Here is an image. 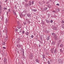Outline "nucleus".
Instances as JSON below:
<instances>
[{
	"instance_id": "nucleus-49",
	"label": "nucleus",
	"mask_w": 64,
	"mask_h": 64,
	"mask_svg": "<svg viewBox=\"0 0 64 64\" xmlns=\"http://www.w3.org/2000/svg\"><path fill=\"white\" fill-rule=\"evenodd\" d=\"M15 31H18V30H18V29H15Z\"/></svg>"
},
{
	"instance_id": "nucleus-28",
	"label": "nucleus",
	"mask_w": 64,
	"mask_h": 64,
	"mask_svg": "<svg viewBox=\"0 0 64 64\" xmlns=\"http://www.w3.org/2000/svg\"><path fill=\"white\" fill-rule=\"evenodd\" d=\"M28 34H29V33L28 32H26V35H28Z\"/></svg>"
},
{
	"instance_id": "nucleus-32",
	"label": "nucleus",
	"mask_w": 64,
	"mask_h": 64,
	"mask_svg": "<svg viewBox=\"0 0 64 64\" xmlns=\"http://www.w3.org/2000/svg\"><path fill=\"white\" fill-rule=\"evenodd\" d=\"M2 45H5V42H2Z\"/></svg>"
},
{
	"instance_id": "nucleus-30",
	"label": "nucleus",
	"mask_w": 64,
	"mask_h": 64,
	"mask_svg": "<svg viewBox=\"0 0 64 64\" xmlns=\"http://www.w3.org/2000/svg\"><path fill=\"white\" fill-rule=\"evenodd\" d=\"M23 23L24 24V25H26V22H23Z\"/></svg>"
},
{
	"instance_id": "nucleus-42",
	"label": "nucleus",
	"mask_w": 64,
	"mask_h": 64,
	"mask_svg": "<svg viewBox=\"0 0 64 64\" xmlns=\"http://www.w3.org/2000/svg\"><path fill=\"white\" fill-rule=\"evenodd\" d=\"M62 23H64V21L63 20H62Z\"/></svg>"
},
{
	"instance_id": "nucleus-47",
	"label": "nucleus",
	"mask_w": 64,
	"mask_h": 64,
	"mask_svg": "<svg viewBox=\"0 0 64 64\" xmlns=\"http://www.w3.org/2000/svg\"><path fill=\"white\" fill-rule=\"evenodd\" d=\"M60 45V43H58V44L57 46H59Z\"/></svg>"
},
{
	"instance_id": "nucleus-34",
	"label": "nucleus",
	"mask_w": 64,
	"mask_h": 64,
	"mask_svg": "<svg viewBox=\"0 0 64 64\" xmlns=\"http://www.w3.org/2000/svg\"><path fill=\"white\" fill-rule=\"evenodd\" d=\"M52 36H54L55 35V33H53L52 34Z\"/></svg>"
},
{
	"instance_id": "nucleus-48",
	"label": "nucleus",
	"mask_w": 64,
	"mask_h": 64,
	"mask_svg": "<svg viewBox=\"0 0 64 64\" xmlns=\"http://www.w3.org/2000/svg\"><path fill=\"white\" fill-rule=\"evenodd\" d=\"M33 37H34V36L32 35L31 36V37L32 38H33Z\"/></svg>"
},
{
	"instance_id": "nucleus-11",
	"label": "nucleus",
	"mask_w": 64,
	"mask_h": 64,
	"mask_svg": "<svg viewBox=\"0 0 64 64\" xmlns=\"http://www.w3.org/2000/svg\"><path fill=\"white\" fill-rule=\"evenodd\" d=\"M32 10L34 11V12H36L37 11V10L36 9H32Z\"/></svg>"
},
{
	"instance_id": "nucleus-8",
	"label": "nucleus",
	"mask_w": 64,
	"mask_h": 64,
	"mask_svg": "<svg viewBox=\"0 0 64 64\" xmlns=\"http://www.w3.org/2000/svg\"><path fill=\"white\" fill-rule=\"evenodd\" d=\"M31 2L30 1H28V5L29 6H31Z\"/></svg>"
},
{
	"instance_id": "nucleus-45",
	"label": "nucleus",
	"mask_w": 64,
	"mask_h": 64,
	"mask_svg": "<svg viewBox=\"0 0 64 64\" xmlns=\"http://www.w3.org/2000/svg\"><path fill=\"white\" fill-rule=\"evenodd\" d=\"M24 1L26 2H28V0H24Z\"/></svg>"
},
{
	"instance_id": "nucleus-19",
	"label": "nucleus",
	"mask_w": 64,
	"mask_h": 64,
	"mask_svg": "<svg viewBox=\"0 0 64 64\" xmlns=\"http://www.w3.org/2000/svg\"><path fill=\"white\" fill-rule=\"evenodd\" d=\"M8 18H6V23H7L8 22Z\"/></svg>"
},
{
	"instance_id": "nucleus-64",
	"label": "nucleus",
	"mask_w": 64,
	"mask_h": 64,
	"mask_svg": "<svg viewBox=\"0 0 64 64\" xmlns=\"http://www.w3.org/2000/svg\"><path fill=\"white\" fill-rule=\"evenodd\" d=\"M39 47H41V46L40 45H39Z\"/></svg>"
},
{
	"instance_id": "nucleus-63",
	"label": "nucleus",
	"mask_w": 64,
	"mask_h": 64,
	"mask_svg": "<svg viewBox=\"0 0 64 64\" xmlns=\"http://www.w3.org/2000/svg\"><path fill=\"white\" fill-rule=\"evenodd\" d=\"M46 54H47V55H48V53L46 52Z\"/></svg>"
},
{
	"instance_id": "nucleus-51",
	"label": "nucleus",
	"mask_w": 64,
	"mask_h": 64,
	"mask_svg": "<svg viewBox=\"0 0 64 64\" xmlns=\"http://www.w3.org/2000/svg\"><path fill=\"white\" fill-rule=\"evenodd\" d=\"M56 5H57V6H59L60 4H56Z\"/></svg>"
},
{
	"instance_id": "nucleus-5",
	"label": "nucleus",
	"mask_w": 64,
	"mask_h": 64,
	"mask_svg": "<svg viewBox=\"0 0 64 64\" xmlns=\"http://www.w3.org/2000/svg\"><path fill=\"white\" fill-rule=\"evenodd\" d=\"M54 49V48L51 49V52L52 53V54L53 53Z\"/></svg>"
},
{
	"instance_id": "nucleus-20",
	"label": "nucleus",
	"mask_w": 64,
	"mask_h": 64,
	"mask_svg": "<svg viewBox=\"0 0 64 64\" xmlns=\"http://www.w3.org/2000/svg\"><path fill=\"white\" fill-rule=\"evenodd\" d=\"M46 22L47 23H49V20H46Z\"/></svg>"
},
{
	"instance_id": "nucleus-27",
	"label": "nucleus",
	"mask_w": 64,
	"mask_h": 64,
	"mask_svg": "<svg viewBox=\"0 0 64 64\" xmlns=\"http://www.w3.org/2000/svg\"><path fill=\"white\" fill-rule=\"evenodd\" d=\"M62 28H63L64 29V24H62Z\"/></svg>"
},
{
	"instance_id": "nucleus-41",
	"label": "nucleus",
	"mask_w": 64,
	"mask_h": 64,
	"mask_svg": "<svg viewBox=\"0 0 64 64\" xmlns=\"http://www.w3.org/2000/svg\"><path fill=\"white\" fill-rule=\"evenodd\" d=\"M42 25H44V22H42Z\"/></svg>"
},
{
	"instance_id": "nucleus-61",
	"label": "nucleus",
	"mask_w": 64,
	"mask_h": 64,
	"mask_svg": "<svg viewBox=\"0 0 64 64\" xmlns=\"http://www.w3.org/2000/svg\"><path fill=\"white\" fill-rule=\"evenodd\" d=\"M17 23H18V24H19V22L18 21V22H17Z\"/></svg>"
},
{
	"instance_id": "nucleus-40",
	"label": "nucleus",
	"mask_w": 64,
	"mask_h": 64,
	"mask_svg": "<svg viewBox=\"0 0 64 64\" xmlns=\"http://www.w3.org/2000/svg\"><path fill=\"white\" fill-rule=\"evenodd\" d=\"M46 48L47 49H49V47L48 46H46Z\"/></svg>"
},
{
	"instance_id": "nucleus-22",
	"label": "nucleus",
	"mask_w": 64,
	"mask_h": 64,
	"mask_svg": "<svg viewBox=\"0 0 64 64\" xmlns=\"http://www.w3.org/2000/svg\"><path fill=\"white\" fill-rule=\"evenodd\" d=\"M60 48H62V47H63V45L62 44H61L60 45Z\"/></svg>"
},
{
	"instance_id": "nucleus-17",
	"label": "nucleus",
	"mask_w": 64,
	"mask_h": 64,
	"mask_svg": "<svg viewBox=\"0 0 64 64\" xmlns=\"http://www.w3.org/2000/svg\"><path fill=\"white\" fill-rule=\"evenodd\" d=\"M26 11L25 12H23V14L26 15Z\"/></svg>"
},
{
	"instance_id": "nucleus-4",
	"label": "nucleus",
	"mask_w": 64,
	"mask_h": 64,
	"mask_svg": "<svg viewBox=\"0 0 64 64\" xmlns=\"http://www.w3.org/2000/svg\"><path fill=\"white\" fill-rule=\"evenodd\" d=\"M33 55L30 54V55L29 56V58L30 59H33Z\"/></svg>"
},
{
	"instance_id": "nucleus-26",
	"label": "nucleus",
	"mask_w": 64,
	"mask_h": 64,
	"mask_svg": "<svg viewBox=\"0 0 64 64\" xmlns=\"http://www.w3.org/2000/svg\"><path fill=\"white\" fill-rule=\"evenodd\" d=\"M34 1H32V5H33L34 4Z\"/></svg>"
},
{
	"instance_id": "nucleus-46",
	"label": "nucleus",
	"mask_w": 64,
	"mask_h": 64,
	"mask_svg": "<svg viewBox=\"0 0 64 64\" xmlns=\"http://www.w3.org/2000/svg\"><path fill=\"white\" fill-rule=\"evenodd\" d=\"M24 33H25V31H24L23 30L22 32V33L23 34H24Z\"/></svg>"
},
{
	"instance_id": "nucleus-31",
	"label": "nucleus",
	"mask_w": 64,
	"mask_h": 64,
	"mask_svg": "<svg viewBox=\"0 0 64 64\" xmlns=\"http://www.w3.org/2000/svg\"><path fill=\"white\" fill-rule=\"evenodd\" d=\"M45 3V2L44 1H43L42 2V4H44Z\"/></svg>"
},
{
	"instance_id": "nucleus-35",
	"label": "nucleus",
	"mask_w": 64,
	"mask_h": 64,
	"mask_svg": "<svg viewBox=\"0 0 64 64\" xmlns=\"http://www.w3.org/2000/svg\"><path fill=\"white\" fill-rule=\"evenodd\" d=\"M61 40H59L58 42L59 43H60L61 42Z\"/></svg>"
},
{
	"instance_id": "nucleus-43",
	"label": "nucleus",
	"mask_w": 64,
	"mask_h": 64,
	"mask_svg": "<svg viewBox=\"0 0 64 64\" xmlns=\"http://www.w3.org/2000/svg\"><path fill=\"white\" fill-rule=\"evenodd\" d=\"M26 14H22V16H24V17H25V16H26Z\"/></svg>"
},
{
	"instance_id": "nucleus-15",
	"label": "nucleus",
	"mask_w": 64,
	"mask_h": 64,
	"mask_svg": "<svg viewBox=\"0 0 64 64\" xmlns=\"http://www.w3.org/2000/svg\"><path fill=\"white\" fill-rule=\"evenodd\" d=\"M50 39V37L49 36H48L47 38V40H49Z\"/></svg>"
},
{
	"instance_id": "nucleus-44",
	"label": "nucleus",
	"mask_w": 64,
	"mask_h": 64,
	"mask_svg": "<svg viewBox=\"0 0 64 64\" xmlns=\"http://www.w3.org/2000/svg\"><path fill=\"white\" fill-rule=\"evenodd\" d=\"M57 11H58V12H60V10H59V9H58L57 10Z\"/></svg>"
},
{
	"instance_id": "nucleus-10",
	"label": "nucleus",
	"mask_w": 64,
	"mask_h": 64,
	"mask_svg": "<svg viewBox=\"0 0 64 64\" xmlns=\"http://www.w3.org/2000/svg\"><path fill=\"white\" fill-rule=\"evenodd\" d=\"M53 29L54 30H57V28L55 27H54L53 28Z\"/></svg>"
},
{
	"instance_id": "nucleus-55",
	"label": "nucleus",
	"mask_w": 64,
	"mask_h": 64,
	"mask_svg": "<svg viewBox=\"0 0 64 64\" xmlns=\"http://www.w3.org/2000/svg\"><path fill=\"white\" fill-rule=\"evenodd\" d=\"M3 48H4V49H6V48L4 47H3Z\"/></svg>"
},
{
	"instance_id": "nucleus-21",
	"label": "nucleus",
	"mask_w": 64,
	"mask_h": 64,
	"mask_svg": "<svg viewBox=\"0 0 64 64\" xmlns=\"http://www.w3.org/2000/svg\"><path fill=\"white\" fill-rule=\"evenodd\" d=\"M36 62H37L38 63H39V60L38 59H36Z\"/></svg>"
},
{
	"instance_id": "nucleus-58",
	"label": "nucleus",
	"mask_w": 64,
	"mask_h": 64,
	"mask_svg": "<svg viewBox=\"0 0 64 64\" xmlns=\"http://www.w3.org/2000/svg\"><path fill=\"white\" fill-rule=\"evenodd\" d=\"M7 1H8L7 0H5V2H6H6H7Z\"/></svg>"
},
{
	"instance_id": "nucleus-57",
	"label": "nucleus",
	"mask_w": 64,
	"mask_h": 64,
	"mask_svg": "<svg viewBox=\"0 0 64 64\" xmlns=\"http://www.w3.org/2000/svg\"><path fill=\"white\" fill-rule=\"evenodd\" d=\"M8 11L9 12L10 11V9H8Z\"/></svg>"
},
{
	"instance_id": "nucleus-23",
	"label": "nucleus",
	"mask_w": 64,
	"mask_h": 64,
	"mask_svg": "<svg viewBox=\"0 0 64 64\" xmlns=\"http://www.w3.org/2000/svg\"><path fill=\"white\" fill-rule=\"evenodd\" d=\"M47 9V8H44V11H45Z\"/></svg>"
},
{
	"instance_id": "nucleus-36",
	"label": "nucleus",
	"mask_w": 64,
	"mask_h": 64,
	"mask_svg": "<svg viewBox=\"0 0 64 64\" xmlns=\"http://www.w3.org/2000/svg\"><path fill=\"white\" fill-rule=\"evenodd\" d=\"M1 30H0V37H1Z\"/></svg>"
},
{
	"instance_id": "nucleus-56",
	"label": "nucleus",
	"mask_w": 64,
	"mask_h": 64,
	"mask_svg": "<svg viewBox=\"0 0 64 64\" xmlns=\"http://www.w3.org/2000/svg\"><path fill=\"white\" fill-rule=\"evenodd\" d=\"M1 12H2V10H0V14Z\"/></svg>"
},
{
	"instance_id": "nucleus-14",
	"label": "nucleus",
	"mask_w": 64,
	"mask_h": 64,
	"mask_svg": "<svg viewBox=\"0 0 64 64\" xmlns=\"http://www.w3.org/2000/svg\"><path fill=\"white\" fill-rule=\"evenodd\" d=\"M40 40H43V39H42V36H40Z\"/></svg>"
},
{
	"instance_id": "nucleus-59",
	"label": "nucleus",
	"mask_w": 64,
	"mask_h": 64,
	"mask_svg": "<svg viewBox=\"0 0 64 64\" xmlns=\"http://www.w3.org/2000/svg\"><path fill=\"white\" fill-rule=\"evenodd\" d=\"M48 6V8H50V6Z\"/></svg>"
},
{
	"instance_id": "nucleus-29",
	"label": "nucleus",
	"mask_w": 64,
	"mask_h": 64,
	"mask_svg": "<svg viewBox=\"0 0 64 64\" xmlns=\"http://www.w3.org/2000/svg\"><path fill=\"white\" fill-rule=\"evenodd\" d=\"M60 63H62V60H61L60 61V62H59V61H58Z\"/></svg>"
},
{
	"instance_id": "nucleus-13",
	"label": "nucleus",
	"mask_w": 64,
	"mask_h": 64,
	"mask_svg": "<svg viewBox=\"0 0 64 64\" xmlns=\"http://www.w3.org/2000/svg\"><path fill=\"white\" fill-rule=\"evenodd\" d=\"M42 56L43 57V59L45 58V56L43 54L42 55Z\"/></svg>"
},
{
	"instance_id": "nucleus-52",
	"label": "nucleus",
	"mask_w": 64,
	"mask_h": 64,
	"mask_svg": "<svg viewBox=\"0 0 64 64\" xmlns=\"http://www.w3.org/2000/svg\"><path fill=\"white\" fill-rule=\"evenodd\" d=\"M0 4L1 5H2V2H1V1L0 2Z\"/></svg>"
},
{
	"instance_id": "nucleus-54",
	"label": "nucleus",
	"mask_w": 64,
	"mask_h": 64,
	"mask_svg": "<svg viewBox=\"0 0 64 64\" xmlns=\"http://www.w3.org/2000/svg\"><path fill=\"white\" fill-rule=\"evenodd\" d=\"M48 3H49V2H46V4H48Z\"/></svg>"
},
{
	"instance_id": "nucleus-39",
	"label": "nucleus",
	"mask_w": 64,
	"mask_h": 64,
	"mask_svg": "<svg viewBox=\"0 0 64 64\" xmlns=\"http://www.w3.org/2000/svg\"><path fill=\"white\" fill-rule=\"evenodd\" d=\"M52 12H53L54 13H56V11L55 10H53Z\"/></svg>"
},
{
	"instance_id": "nucleus-16",
	"label": "nucleus",
	"mask_w": 64,
	"mask_h": 64,
	"mask_svg": "<svg viewBox=\"0 0 64 64\" xmlns=\"http://www.w3.org/2000/svg\"><path fill=\"white\" fill-rule=\"evenodd\" d=\"M20 17L21 18V17H22V16H23V14H20Z\"/></svg>"
},
{
	"instance_id": "nucleus-3",
	"label": "nucleus",
	"mask_w": 64,
	"mask_h": 64,
	"mask_svg": "<svg viewBox=\"0 0 64 64\" xmlns=\"http://www.w3.org/2000/svg\"><path fill=\"white\" fill-rule=\"evenodd\" d=\"M57 48H55L54 50V53L56 54L57 53Z\"/></svg>"
},
{
	"instance_id": "nucleus-18",
	"label": "nucleus",
	"mask_w": 64,
	"mask_h": 64,
	"mask_svg": "<svg viewBox=\"0 0 64 64\" xmlns=\"http://www.w3.org/2000/svg\"><path fill=\"white\" fill-rule=\"evenodd\" d=\"M5 40L6 41H7V40H8V37H7V36H6L5 38Z\"/></svg>"
},
{
	"instance_id": "nucleus-7",
	"label": "nucleus",
	"mask_w": 64,
	"mask_h": 64,
	"mask_svg": "<svg viewBox=\"0 0 64 64\" xmlns=\"http://www.w3.org/2000/svg\"><path fill=\"white\" fill-rule=\"evenodd\" d=\"M13 13L14 14V15H17V14H16V13L15 12V11L14 10H13Z\"/></svg>"
},
{
	"instance_id": "nucleus-50",
	"label": "nucleus",
	"mask_w": 64,
	"mask_h": 64,
	"mask_svg": "<svg viewBox=\"0 0 64 64\" xmlns=\"http://www.w3.org/2000/svg\"><path fill=\"white\" fill-rule=\"evenodd\" d=\"M50 22L52 23V22H53V20H50Z\"/></svg>"
},
{
	"instance_id": "nucleus-62",
	"label": "nucleus",
	"mask_w": 64,
	"mask_h": 64,
	"mask_svg": "<svg viewBox=\"0 0 64 64\" xmlns=\"http://www.w3.org/2000/svg\"><path fill=\"white\" fill-rule=\"evenodd\" d=\"M9 11L8 12H6V13H7V14L8 13H9Z\"/></svg>"
},
{
	"instance_id": "nucleus-25",
	"label": "nucleus",
	"mask_w": 64,
	"mask_h": 64,
	"mask_svg": "<svg viewBox=\"0 0 64 64\" xmlns=\"http://www.w3.org/2000/svg\"><path fill=\"white\" fill-rule=\"evenodd\" d=\"M5 29L6 30V33H7L8 32H7V28H5Z\"/></svg>"
},
{
	"instance_id": "nucleus-9",
	"label": "nucleus",
	"mask_w": 64,
	"mask_h": 64,
	"mask_svg": "<svg viewBox=\"0 0 64 64\" xmlns=\"http://www.w3.org/2000/svg\"><path fill=\"white\" fill-rule=\"evenodd\" d=\"M17 46L18 48H19V47H21L22 46L21 45L17 44Z\"/></svg>"
},
{
	"instance_id": "nucleus-1",
	"label": "nucleus",
	"mask_w": 64,
	"mask_h": 64,
	"mask_svg": "<svg viewBox=\"0 0 64 64\" xmlns=\"http://www.w3.org/2000/svg\"><path fill=\"white\" fill-rule=\"evenodd\" d=\"M25 6L26 8H27L28 7H29V6L28 4L26 3L25 4Z\"/></svg>"
},
{
	"instance_id": "nucleus-24",
	"label": "nucleus",
	"mask_w": 64,
	"mask_h": 64,
	"mask_svg": "<svg viewBox=\"0 0 64 64\" xmlns=\"http://www.w3.org/2000/svg\"><path fill=\"white\" fill-rule=\"evenodd\" d=\"M48 64H51L49 60H48Z\"/></svg>"
},
{
	"instance_id": "nucleus-60",
	"label": "nucleus",
	"mask_w": 64,
	"mask_h": 64,
	"mask_svg": "<svg viewBox=\"0 0 64 64\" xmlns=\"http://www.w3.org/2000/svg\"><path fill=\"white\" fill-rule=\"evenodd\" d=\"M54 17H56V15H54L53 16H52V17H54Z\"/></svg>"
},
{
	"instance_id": "nucleus-2",
	"label": "nucleus",
	"mask_w": 64,
	"mask_h": 64,
	"mask_svg": "<svg viewBox=\"0 0 64 64\" xmlns=\"http://www.w3.org/2000/svg\"><path fill=\"white\" fill-rule=\"evenodd\" d=\"M54 38L55 40H56L58 39V37H57V35H56L55 36H54Z\"/></svg>"
},
{
	"instance_id": "nucleus-37",
	"label": "nucleus",
	"mask_w": 64,
	"mask_h": 64,
	"mask_svg": "<svg viewBox=\"0 0 64 64\" xmlns=\"http://www.w3.org/2000/svg\"><path fill=\"white\" fill-rule=\"evenodd\" d=\"M2 8V6H1V5H0V9H1Z\"/></svg>"
},
{
	"instance_id": "nucleus-53",
	"label": "nucleus",
	"mask_w": 64,
	"mask_h": 64,
	"mask_svg": "<svg viewBox=\"0 0 64 64\" xmlns=\"http://www.w3.org/2000/svg\"><path fill=\"white\" fill-rule=\"evenodd\" d=\"M18 40H21V38H18Z\"/></svg>"
},
{
	"instance_id": "nucleus-38",
	"label": "nucleus",
	"mask_w": 64,
	"mask_h": 64,
	"mask_svg": "<svg viewBox=\"0 0 64 64\" xmlns=\"http://www.w3.org/2000/svg\"><path fill=\"white\" fill-rule=\"evenodd\" d=\"M50 16V14H48V17H49Z\"/></svg>"
},
{
	"instance_id": "nucleus-12",
	"label": "nucleus",
	"mask_w": 64,
	"mask_h": 64,
	"mask_svg": "<svg viewBox=\"0 0 64 64\" xmlns=\"http://www.w3.org/2000/svg\"><path fill=\"white\" fill-rule=\"evenodd\" d=\"M6 60H6V58H5L4 60V63H6Z\"/></svg>"
},
{
	"instance_id": "nucleus-33",
	"label": "nucleus",
	"mask_w": 64,
	"mask_h": 64,
	"mask_svg": "<svg viewBox=\"0 0 64 64\" xmlns=\"http://www.w3.org/2000/svg\"><path fill=\"white\" fill-rule=\"evenodd\" d=\"M7 8H4V10H7Z\"/></svg>"
},
{
	"instance_id": "nucleus-6",
	"label": "nucleus",
	"mask_w": 64,
	"mask_h": 64,
	"mask_svg": "<svg viewBox=\"0 0 64 64\" xmlns=\"http://www.w3.org/2000/svg\"><path fill=\"white\" fill-rule=\"evenodd\" d=\"M27 16H28V17H29V18H30L31 17V14H27Z\"/></svg>"
}]
</instances>
